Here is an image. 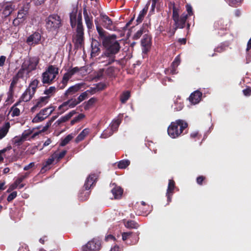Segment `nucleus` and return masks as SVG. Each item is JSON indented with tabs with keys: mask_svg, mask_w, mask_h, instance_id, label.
Returning <instances> with one entry per match:
<instances>
[{
	"mask_svg": "<svg viewBox=\"0 0 251 251\" xmlns=\"http://www.w3.org/2000/svg\"><path fill=\"white\" fill-rule=\"evenodd\" d=\"M32 133L33 129H28L27 130H25L22 134L23 139H24L25 141L27 140L28 138L32 134Z\"/></svg>",
	"mask_w": 251,
	"mask_h": 251,
	"instance_id": "obj_54",
	"label": "nucleus"
},
{
	"mask_svg": "<svg viewBox=\"0 0 251 251\" xmlns=\"http://www.w3.org/2000/svg\"><path fill=\"white\" fill-rule=\"evenodd\" d=\"M59 69L54 65H49L42 75V82L43 84H51L58 74Z\"/></svg>",
	"mask_w": 251,
	"mask_h": 251,
	"instance_id": "obj_5",
	"label": "nucleus"
},
{
	"mask_svg": "<svg viewBox=\"0 0 251 251\" xmlns=\"http://www.w3.org/2000/svg\"><path fill=\"white\" fill-rule=\"evenodd\" d=\"M61 25L60 17L57 14L50 15L46 19V29L49 31H57Z\"/></svg>",
	"mask_w": 251,
	"mask_h": 251,
	"instance_id": "obj_6",
	"label": "nucleus"
},
{
	"mask_svg": "<svg viewBox=\"0 0 251 251\" xmlns=\"http://www.w3.org/2000/svg\"><path fill=\"white\" fill-rule=\"evenodd\" d=\"M55 158L53 156L52 154L44 163L43 167L42 168V170L45 169V168L47 167L48 166L51 165L53 162L55 160Z\"/></svg>",
	"mask_w": 251,
	"mask_h": 251,
	"instance_id": "obj_48",
	"label": "nucleus"
},
{
	"mask_svg": "<svg viewBox=\"0 0 251 251\" xmlns=\"http://www.w3.org/2000/svg\"><path fill=\"white\" fill-rule=\"evenodd\" d=\"M205 177L203 176H199L197 178V182L198 184L201 185L203 181L205 179Z\"/></svg>",
	"mask_w": 251,
	"mask_h": 251,
	"instance_id": "obj_63",
	"label": "nucleus"
},
{
	"mask_svg": "<svg viewBox=\"0 0 251 251\" xmlns=\"http://www.w3.org/2000/svg\"><path fill=\"white\" fill-rule=\"evenodd\" d=\"M175 188V181L172 179H170L169 180V183L166 193V197L167 198V201L168 203H170L172 201V197L174 193Z\"/></svg>",
	"mask_w": 251,
	"mask_h": 251,
	"instance_id": "obj_18",
	"label": "nucleus"
},
{
	"mask_svg": "<svg viewBox=\"0 0 251 251\" xmlns=\"http://www.w3.org/2000/svg\"><path fill=\"white\" fill-rule=\"evenodd\" d=\"M80 71L78 67L69 69L63 75L62 80L59 86L60 89H63L67 86L69 80L77 72Z\"/></svg>",
	"mask_w": 251,
	"mask_h": 251,
	"instance_id": "obj_10",
	"label": "nucleus"
},
{
	"mask_svg": "<svg viewBox=\"0 0 251 251\" xmlns=\"http://www.w3.org/2000/svg\"><path fill=\"white\" fill-rule=\"evenodd\" d=\"M35 93H33L32 91L29 90V89H27L24 92V93L22 94L21 97L20 98V101L21 100L27 102L29 101L33 97Z\"/></svg>",
	"mask_w": 251,
	"mask_h": 251,
	"instance_id": "obj_26",
	"label": "nucleus"
},
{
	"mask_svg": "<svg viewBox=\"0 0 251 251\" xmlns=\"http://www.w3.org/2000/svg\"><path fill=\"white\" fill-rule=\"evenodd\" d=\"M10 127L9 122H6L0 127V140L4 137L8 132Z\"/></svg>",
	"mask_w": 251,
	"mask_h": 251,
	"instance_id": "obj_30",
	"label": "nucleus"
},
{
	"mask_svg": "<svg viewBox=\"0 0 251 251\" xmlns=\"http://www.w3.org/2000/svg\"><path fill=\"white\" fill-rule=\"evenodd\" d=\"M16 9V5L13 2H7L3 6L2 14L4 17L9 16Z\"/></svg>",
	"mask_w": 251,
	"mask_h": 251,
	"instance_id": "obj_17",
	"label": "nucleus"
},
{
	"mask_svg": "<svg viewBox=\"0 0 251 251\" xmlns=\"http://www.w3.org/2000/svg\"><path fill=\"white\" fill-rule=\"evenodd\" d=\"M150 4V1H149L146 4V6L144 7V8L142 9V10L140 11L136 19V25H138L142 22L145 16L146 15L148 12Z\"/></svg>",
	"mask_w": 251,
	"mask_h": 251,
	"instance_id": "obj_28",
	"label": "nucleus"
},
{
	"mask_svg": "<svg viewBox=\"0 0 251 251\" xmlns=\"http://www.w3.org/2000/svg\"><path fill=\"white\" fill-rule=\"evenodd\" d=\"M26 73V70L21 66V68L18 71L16 75L20 78H24L25 74Z\"/></svg>",
	"mask_w": 251,
	"mask_h": 251,
	"instance_id": "obj_56",
	"label": "nucleus"
},
{
	"mask_svg": "<svg viewBox=\"0 0 251 251\" xmlns=\"http://www.w3.org/2000/svg\"><path fill=\"white\" fill-rule=\"evenodd\" d=\"M73 137L71 134L68 135L64 138L60 144V146L63 147L68 144L69 142L73 139Z\"/></svg>",
	"mask_w": 251,
	"mask_h": 251,
	"instance_id": "obj_45",
	"label": "nucleus"
},
{
	"mask_svg": "<svg viewBox=\"0 0 251 251\" xmlns=\"http://www.w3.org/2000/svg\"><path fill=\"white\" fill-rule=\"evenodd\" d=\"M146 32L145 27L143 25L133 35V39L134 40L139 39L142 35Z\"/></svg>",
	"mask_w": 251,
	"mask_h": 251,
	"instance_id": "obj_39",
	"label": "nucleus"
},
{
	"mask_svg": "<svg viewBox=\"0 0 251 251\" xmlns=\"http://www.w3.org/2000/svg\"><path fill=\"white\" fill-rule=\"evenodd\" d=\"M111 192L115 199H120L123 193V189L120 187L115 186L112 190Z\"/></svg>",
	"mask_w": 251,
	"mask_h": 251,
	"instance_id": "obj_29",
	"label": "nucleus"
},
{
	"mask_svg": "<svg viewBox=\"0 0 251 251\" xmlns=\"http://www.w3.org/2000/svg\"><path fill=\"white\" fill-rule=\"evenodd\" d=\"M78 104H79V103L77 101V100L75 99L72 98L64 102L62 104H61L58 107V110H62V112L60 113L62 114L68 109L67 107L65 108V107H67L68 105L70 108H72L75 107Z\"/></svg>",
	"mask_w": 251,
	"mask_h": 251,
	"instance_id": "obj_16",
	"label": "nucleus"
},
{
	"mask_svg": "<svg viewBox=\"0 0 251 251\" xmlns=\"http://www.w3.org/2000/svg\"><path fill=\"white\" fill-rule=\"evenodd\" d=\"M132 235V232H123L122 234V239L124 241H126L127 239L131 237Z\"/></svg>",
	"mask_w": 251,
	"mask_h": 251,
	"instance_id": "obj_58",
	"label": "nucleus"
},
{
	"mask_svg": "<svg viewBox=\"0 0 251 251\" xmlns=\"http://www.w3.org/2000/svg\"><path fill=\"white\" fill-rule=\"evenodd\" d=\"M67 153V151L66 150H63L60 152H55L52 155L55 160L57 161H59L60 159L63 158Z\"/></svg>",
	"mask_w": 251,
	"mask_h": 251,
	"instance_id": "obj_37",
	"label": "nucleus"
},
{
	"mask_svg": "<svg viewBox=\"0 0 251 251\" xmlns=\"http://www.w3.org/2000/svg\"><path fill=\"white\" fill-rule=\"evenodd\" d=\"M25 140L23 139L22 136H15L12 140V142L16 146L21 145Z\"/></svg>",
	"mask_w": 251,
	"mask_h": 251,
	"instance_id": "obj_41",
	"label": "nucleus"
},
{
	"mask_svg": "<svg viewBox=\"0 0 251 251\" xmlns=\"http://www.w3.org/2000/svg\"><path fill=\"white\" fill-rule=\"evenodd\" d=\"M116 57H112L110 55L104 54V52L99 58V63L103 64V66H107L111 65L114 62H117L118 64L120 61L115 59Z\"/></svg>",
	"mask_w": 251,
	"mask_h": 251,
	"instance_id": "obj_14",
	"label": "nucleus"
},
{
	"mask_svg": "<svg viewBox=\"0 0 251 251\" xmlns=\"http://www.w3.org/2000/svg\"><path fill=\"white\" fill-rule=\"evenodd\" d=\"M213 27L215 30L226 31L227 27V25L225 24V21L222 19H219L214 23Z\"/></svg>",
	"mask_w": 251,
	"mask_h": 251,
	"instance_id": "obj_24",
	"label": "nucleus"
},
{
	"mask_svg": "<svg viewBox=\"0 0 251 251\" xmlns=\"http://www.w3.org/2000/svg\"><path fill=\"white\" fill-rule=\"evenodd\" d=\"M89 195V192L82 190L79 194L78 199L80 201H85L88 199Z\"/></svg>",
	"mask_w": 251,
	"mask_h": 251,
	"instance_id": "obj_36",
	"label": "nucleus"
},
{
	"mask_svg": "<svg viewBox=\"0 0 251 251\" xmlns=\"http://www.w3.org/2000/svg\"><path fill=\"white\" fill-rule=\"evenodd\" d=\"M202 93L197 90L192 93L189 97V100L192 104H197L201 100Z\"/></svg>",
	"mask_w": 251,
	"mask_h": 251,
	"instance_id": "obj_20",
	"label": "nucleus"
},
{
	"mask_svg": "<svg viewBox=\"0 0 251 251\" xmlns=\"http://www.w3.org/2000/svg\"><path fill=\"white\" fill-rule=\"evenodd\" d=\"M70 25L72 28L76 26V35L74 40L75 48H81L84 45V29L82 24L81 11H78L77 8H74L70 13Z\"/></svg>",
	"mask_w": 251,
	"mask_h": 251,
	"instance_id": "obj_1",
	"label": "nucleus"
},
{
	"mask_svg": "<svg viewBox=\"0 0 251 251\" xmlns=\"http://www.w3.org/2000/svg\"><path fill=\"white\" fill-rule=\"evenodd\" d=\"M82 87L80 84H76L75 85L70 87L65 92L64 96L68 98L69 96L73 95L76 93Z\"/></svg>",
	"mask_w": 251,
	"mask_h": 251,
	"instance_id": "obj_21",
	"label": "nucleus"
},
{
	"mask_svg": "<svg viewBox=\"0 0 251 251\" xmlns=\"http://www.w3.org/2000/svg\"><path fill=\"white\" fill-rule=\"evenodd\" d=\"M84 115L83 114H79L77 116L74 118L70 123L71 125L73 126L75 123L79 122L84 117Z\"/></svg>",
	"mask_w": 251,
	"mask_h": 251,
	"instance_id": "obj_53",
	"label": "nucleus"
},
{
	"mask_svg": "<svg viewBox=\"0 0 251 251\" xmlns=\"http://www.w3.org/2000/svg\"><path fill=\"white\" fill-rule=\"evenodd\" d=\"M130 92L128 91L124 92L120 97V100L122 103H125L130 97Z\"/></svg>",
	"mask_w": 251,
	"mask_h": 251,
	"instance_id": "obj_40",
	"label": "nucleus"
},
{
	"mask_svg": "<svg viewBox=\"0 0 251 251\" xmlns=\"http://www.w3.org/2000/svg\"><path fill=\"white\" fill-rule=\"evenodd\" d=\"M172 19L175 22L174 31L173 32V34H174L177 28H183L185 27L186 20L188 19V15H186V13H183L181 14L180 17H179V6L178 5H176L174 3L172 4Z\"/></svg>",
	"mask_w": 251,
	"mask_h": 251,
	"instance_id": "obj_4",
	"label": "nucleus"
},
{
	"mask_svg": "<svg viewBox=\"0 0 251 251\" xmlns=\"http://www.w3.org/2000/svg\"><path fill=\"white\" fill-rule=\"evenodd\" d=\"M126 226L129 228H137L139 227V225L134 221H128L126 225Z\"/></svg>",
	"mask_w": 251,
	"mask_h": 251,
	"instance_id": "obj_42",
	"label": "nucleus"
},
{
	"mask_svg": "<svg viewBox=\"0 0 251 251\" xmlns=\"http://www.w3.org/2000/svg\"><path fill=\"white\" fill-rule=\"evenodd\" d=\"M19 79H20V78L17 77L16 75H14L12 77L9 88L14 89L15 87H16V85L19 82Z\"/></svg>",
	"mask_w": 251,
	"mask_h": 251,
	"instance_id": "obj_52",
	"label": "nucleus"
},
{
	"mask_svg": "<svg viewBox=\"0 0 251 251\" xmlns=\"http://www.w3.org/2000/svg\"><path fill=\"white\" fill-rule=\"evenodd\" d=\"M83 15L87 27L89 29H92L94 26L93 17L88 15L86 8H84L83 9Z\"/></svg>",
	"mask_w": 251,
	"mask_h": 251,
	"instance_id": "obj_25",
	"label": "nucleus"
},
{
	"mask_svg": "<svg viewBox=\"0 0 251 251\" xmlns=\"http://www.w3.org/2000/svg\"><path fill=\"white\" fill-rule=\"evenodd\" d=\"M28 13V10L24 8L20 9L18 11L17 17L13 20V25L17 26L24 23L26 19Z\"/></svg>",
	"mask_w": 251,
	"mask_h": 251,
	"instance_id": "obj_11",
	"label": "nucleus"
},
{
	"mask_svg": "<svg viewBox=\"0 0 251 251\" xmlns=\"http://www.w3.org/2000/svg\"><path fill=\"white\" fill-rule=\"evenodd\" d=\"M113 131L110 128L104 130L100 135L101 138H107L113 134Z\"/></svg>",
	"mask_w": 251,
	"mask_h": 251,
	"instance_id": "obj_43",
	"label": "nucleus"
},
{
	"mask_svg": "<svg viewBox=\"0 0 251 251\" xmlns=\"http://www.w3.org/2000/svg\"><path fill=\"white\" fill-rule=\"evenodd\" d=\"M95 22L96 25V29L102 42L103 41H105V39H109L111 37V35L106 36V32L99 25L97 21L95 20Z\"/></svg>",
	"mask_w": 251,
	"mask_h": 251,
	"instance_id": "obj_23",
	"label": "nucleus"
},
{
	"mask_svg": "<svg viewBox=\"0 0 251 251\" xmlns=\"http://www.w3.org/2000/svg\"><path fill=\"white\" fill-rule=\"evenodd\" d=\"M100 44L96 40H93L91 43L92 48H100Z\"/></svg>",
	"mask_w": 251,
	"mask_h": 251,
	"instance_id": "obj_64",
	"label": "nucleus"
},
{
	"mask_svg": "<svg viewBox=\"0 0 251 251\" xmlns=\"http://www.w3.org/2000/svg\"><path fill=\"white\" fill-rule=\"evenodd\" d=\"M130 164V161L128 160H122L119 162L118 167L119 169H125Z\"/></svg>",
	"mask_w": 251,
	"mask_h": 251,
	"instance_id": "obj_44",
	"label": "nucleus"
},
{
	"mask_svg": "<svg viewBox=\"0 0 251 251\" xmlns=\"http://www.w3.org/2000/svg\"><path fill=\"white\" fill-rule=\"evenodd\" d=\"M116 35H112L109 39H106L103 41V46L105 48L104 54L110 55L112 57H115V54L118 53L121 47L118 41L116 39Z\"/></svg>",
	"mask_w": 251,
	"mask_h": 251,
	"instance_id": "obj_3",
	"label": "nucleus"
},
{
	"mask_svg": "<svg viewBox=\"0 0 251 251\" xmlns=\"http://www.w3.org/2000/svg\"><path fill=\"white\" fill-rule=\"evenodd\" d=\"M88 96V93L87 91H85L82 93H81L79 97L77 98V101L78 102V103H80L81 101L85 100Z\"/></svg>",
	"mask_w": 251,
	"mask_h": 251,
	"instance_id": "obj_55",
	"label": "nucleus"
},
{
	"mask_svg": "<svg viewBox=\"0 0 251 251\" xmlns=\"http://www.w3.org/2000/svg\"><path fill=\"white\" fill-rule=\"evenodd\" d=\"M228 4L232 7L238 6L241 2L242 0H225Z\"/></svg>",
	"mask_w": 251,
	"mask_h": 251,
	"instance_id": "obj_51",
	"label": "nucleus"
},
{
	"mask_svg": "<svg viewBox=\"0 0 251 251\" xmlns=\"http://www.w3.org/2000/svg\"><path fill=\"white\" fill-rule=\"evenodd\" d=\"M188 127V124L183 120L178 119L171 123L167 129L168 135L172 138L179 137Z\"/></svg>",
	"mask_w": 251,
	"mask_h": 251,
	"instance_id": "obj_2",
	"label": "nucleus"
},
{
	"mask_svg": "<svg viewBox=\"0 0 251 251\" xmlns=\"http://www.w3.org/2000/svg\"><path fill=\"white\" fill-rule=\"evenodd\" d=\"M98 178L97 176L95 174H91L87 178L84 185L85 190H89L91 187L95 183Z\"/></svg>",
	"mask_w": 251,
	"mask_h": 251,
	"instance_id": "obj_19",
	"label": "nucleus"
},
{
	"mask_svg": "<svg viewBox=\"0 0 251 251\" xmlns=\"http://www.w3.org/2000/svg\"><path fill=\"white\" fill-rule=\"evenodd\" d=\"M17 192L16 191L13 192L8 195V196L7 198V201L8 202H11L17 197Z\"/></svg>",
	"mask_w": 251,
	"mask_h": 251,
	"instance_id": "obj_57",
	"label": "nucleus"
},
{
	"mask_svg": "<svg viewBox=\"0 0 251 251\" xmlns=\"http://www.w3.org/2000/svg\"><path fill=\"white\" fill-rule=\"evenodd\" d=\"M39 62V58L38 57H28L24 59L22 66L26 70L27 75L36 69Z\"/></svg>",
	"mask_w": 251,
	"mask_h": 251,
	"instance_id": "obj_7",
	"label": "nucleus"
},
{
	"mask_svg": "<svg viewBox=\"0 0 251 251\" xmlns=\"http://www.w3.org/2000/svg\"><path fill=\"white\" fill-rule=\"evenodd\" d=\"M55 87L54 86H50L49 89H46L44 94L49 95L55 91Z\"/></svg>",
	"mask_w": 251,
	"mask_h": 251,
	"instance_id": "obj_60",
	"label": "nucleus"
},
{
	"mask_svg": "<svg viewBox=\"0 0 251 251\" xmlns=\"http://www.w3.org/2000/svg\"><path fill=\"white\" fill-rule=\"evenodd\" d=\"M14 89L9 88L8 92L7 93V99L6 100V102L7 103H11L13 102L14 99Z\"/></svg>",
	"mask_w": 251,
	"mask_h": 251,
	"instance_id": "obj_34",
	"label": "nucleus"
},
{
	"mask_svg": "<svg viewBox=\"0 0 251 251\" xmlns=\"http://www.w3.org/2000/svg\"><path fill=\"white\" fill-rule=\"evenodd\" d=\"M57 116H54L51 117L50 120H49L42 129V131H46L49 127L51 126L52 122L57 118Z\"/></svg>",
	"mask_w": 251,
	"mask_h": 251,
	"instance_id": "obj_49",
	"label": "nucleus"
},
{
	"mask_svg": "<svg viewBox=\"0 0 251 251\" xmlns=\"http://www.w3.org/2000/svg\"><path fill=\"white\" fill-rule=\"evenodd\" d=\"M20 103V100L15 103L11 108L10 112L13 117L19 116L20 115V110L17 107V106Z\"/></svg>",
	"mask_w": 251,
	"mask_h": 251,
	"instance_id": "obj_32",
	"label": "nucleus"
},
{
	"mask_svg": "<svg viewBox=\"0 0 251 251\" xmlns=\"http://www.w3.org/2000/svg\"><path fill=\"white\" fill-rule=\"evenodd\" d=\"M55 110L53 106H50L42 109L33 119V123H39L43 121L50 116Z\"/></svg>",
	"mask_w": 251,
	"mask_h": 251,
	"instance_id": "obj_8",
	"label": "nucleus"
},
{
	"mask_svg": "<svg viewBox=\"0 0 251 251\" xmlns=\"http://www.w3.org/2000/svg\"><path fill=\"white\" fill-rule=\"evenodd\" d=\"M97 101V99L96 98H92L89 99L86 102L84 106L85 110L88 109L90 106L93 105Z\"/></svg>",
	"mask_w": 251,
	"mask_h": 251,
	"instance_id": "obj_46",
	"label": "nucleus"
},
{
	"mask_svg": "<svg viewBox=\"0 0 251 251\" xmlns=\"http://www.w3.org/2000/svg\"><path fill=\"white\" fill-rule=\"evenodd\" d=\"M76 113V112L75 110H72L65 116L61 117L60 119L62 123H65L69 121Z\"/></svg>",
	"mask_w": 251,
	"mask_h": 251,
	"instance_id": "obj_38",
	"label": "nucleus"
},
{
	"mask_svg": "<svg viewBox=\"0 0 251 251\" xmlns=\"http://www.w3.org/2000/svg\"><path fill=\"white\" fill-rule=\"evenodd\" d=\"M142 47V51L144 53H147L150 50L151 45V35L145 34L141 41Z\"/></svg>",
	"mask_w": 251,
	"mask_h": 251,
	"instance_id": "obj_13",
	"label": "nucleus"
},
{
	"mask_svg": "<svg viewBox=\"0 0 251 251\" xmlns=\"http://www.w3.org/2000/svg\"><path fill=\"white\" fill-rule=\"evenodd\" d=\"M185 6L186 8V11L188 13V14H186V15H188V17L192 16L194 14V13L193 11V8L191 5L190 4H187Z\"/></svg>",
	"mask_w": 251,
	"mask_h": 251,
	"instance_id": "obj_59",
	"label": "nucleus"
},
{
	"mask_svg": "<svg viewBox=\"0 0 251 251\" xmlns=\"http://www.w3.org/2000/svg\"><path fill=\"white\" fill-rule=\"evenodd\" d=\"M102 26L106 29L112 30H115V26L112 20L106 15L101 13L100 15Z\"/></svg>",
	"mask_w": 251,
	"mask_h": 251,
	"instance_id": "obj_12",
	"label": "nucleus"
},
{
	"mask_svg": "<svg viewBox=\"0 0 251 251\" xmlns=\"http://www.w3.org/2000/svg\"><path fill=\"white\" fill-rule=\"evenodd\" d=\"M39 83V81L37 79H35L30 83L27 89H29L31 92L32 91L33 93H35Z\"/></svg>",
	"mask_w": 251,
	"mask_h": 251,
	"instance_id": "obj_33",
	"label": "nucleus"
},
{
	"mask_svg": "<svg viewBox=\"0 0 251 251\" xmlns=\"http://www.w3.org/2000/svg\"><path fill=\"white\" fill-rule=\"evenodd\" d=\"M89 129L88 128H85L83 129L76 137L75 141L76 143H78L82 141L84 138L88 134Z\"/></svg>",
	"mask_w": 251,
	"mask_h": 251,
	"instance_id": "obj_31",
	"label": "nucleus"
},
{
	"mask_svg": "<svg viewBox=\"0 0 251 251\" xmlns=\"http://www.w3.org/2000/svg\"><path fill=\"white\" fill-rule=\"evenodd\" d=\"M29 174V173L26 172L24 175H20L15 180L16 184L19 185L28 176Z\"/></svg>",
	"mask_w": 251,
	"mask_h": 251,
	"instance_id": "obj_47",
	"label": "nucleus"
},
{
	"mask_svg": "<svg viewBox=\"0 0 251 251\" xmlns=\"http://www.w3.org/2000/svg\"><path fill=\"white\" fill-rule=\"evenodd\" d=\"M105 75L104 69H100L97 72V77L99 79L101 78Z\"/></svg>",
	"mask_w": 251,
	"mask_h": 251,
	"instance_id": "obj_62",
	"label": "nucleus"
},
{
	"mask_svg": "<svg viewBox=\"0 0 251 251\" xmlns=\"http://www.w3.org/2000/svg\"><path fill=\"white\" fill-rule=\"evenodd\" d=\"M226 50V47L224 45H221L214 49L215 52H222Z\"/></svg>",
	"mask_w": 251,
	"mask_h": 251,
	"instance_id": "obj_61",
	"label": "nucleus"
},
{
	"mask_svg": "<svg viewBox=\"0 0 251 251\" xmlns=\"http://www.w3.org/2000/svg\"><path fill=\"white\" fill-rule=\"evenodd\" d=\"M101 248V241L94 238L82 247L83 251H99Z\"/></svg>",
	"mask_w": 251,
	"mask_h": 251,
	"instance_id": "obj_9",
	"label": "nucleus"
},
{
	"mask_svg": "<svg viewBox=\"0 0 251 251\" xmlns=\"http://www.w3.org/2000/svg\"><path fill=\"white\" fill-rule=\"evenodd\" d=\"M12 149L11 146H9L5 148L0 151V162L3 160V157H5L6 155L4 154L6 151H9Z\"/></svg>",
	"mask_w": 251,
	"mask_h": 251,
	"instance_id": "obj_50",
	"label": "nucleus"
},
{
	"mask_svg": "<svg viewBox=\"0 0 251 251\" xmlns=\"http://www.w3.org/2000/svg\"><path fill=\"white\" fill-rule=\"evenodd\" d=\"M121 123V120L117 119L112 121L110 125V129L113 131H116Z\"/></svg>",
	"mask_w": 251,
	"mask_h": 251,
	"instance_id": "obj_35",
	"label": "nucleus"
},
{
	"mask_svg": "<svg viewBox=\"0 0 251 251\" xmlns=\"http://www.w3.org/2000/svg\"><path fill=\"white\" fill-rule=\"evenodd\" d=\"M50 98L49 96H45L40 97L35 104V105L31 108V111L34 112L37 108H41L46 105Z\"/></svg>",
	"mask_w": 251,
	"mask_h": 251,
	"instance_id": "obj_22",
	"label": "nucleus"
},
{
	"mask_svg": "<svg viewBox=\"0 0 251 251\" xmlns=\"http://www.w3.org/2000/svg\"><path fill=\"white\" fill-rule=\"evenodd\" d=\"M118 69L114 66H109L106 69H104L105 75L109 78H115L116 76V73Z\"/></svg>",
	"mask_w": 251,
	"mask_h": 251,
	"instance_id": "obj_27",
	"label": "nucleus"
},
{
	"mask_svg": "<svg viewBox=\"0 0 251 251\" xmlns=\"http://www.w3.org/2000/svg\"><path fill=\"white\" fill-rule=\"evenodd\" d=\"M41 39V35L38 32H34L29 36L26 40V43L29 46H33L39 44Z\"/></svg>",
	"mask_w": 251,
	"mask_h": 251,
	"instance_id": "obj_15",
	"label": "nucleus"
}]
</instances>
